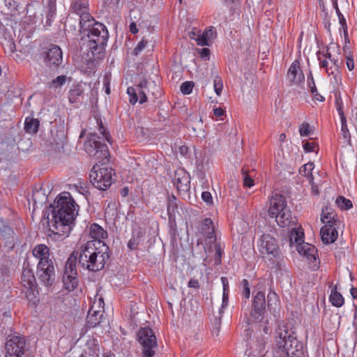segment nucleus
<instances>
[{
  "label": "nucleus",
  "instance_id": "12",
  "mask_svg": "<svg viewBox=\"0 0 357 357\" xmlns=\"http://www.w3.org/2000/svg\"><path fill=\"white\" fill-rule=\"evenodd\" d=\"M21 284L22 285V291L29 302L36 304L37 299V286L33 272L29 269L24 268L22 271L21 276Z\"/></svg>",
  "mask_w": 357,
  "mask_h": 357
},
{
  "label": "nucleus",
  "instance_id": "23",
  "mask_svg": "<svg viewBox=\"0 0 357 357\" xmlns=\"http://www.w3.org/2000/svg\"><path fill=\"white\" fill-rule=\"evenodd\" d=\"M287 77L294 84H301L304 81V75L301 70L298 61H294L291 64L287 72Z\"/></svg>",
  "mask_w": 357,
  "mask_h": 357
},
{
  "label": "nucleus",
  "instance_id": "35",
  "mask_svg": "<svg viewBox=\"0 0 357 357\" xmlns=\"http://www.w3.org/2000/svg\"><path fill=\"white\" fill-rule=\"evenodd\" d=\"M314 165L312 162H308L303 165L299 169V174L307 178L309 183L313 181L312 172L314 169Z\"/></svg>",
  "mask_w": 357,
  "mask_h": 357
},
{
  "label": "nucleus",
  "instance_id": "17",
  "mask_svg": "<svg viewBox=\"0 0 357 357\" xmlns=\"http://www.w3.org/2000/svg\"><path fill=\"white\" fill-rule=\"evenodd\" d=\"M285 197L279 193L272 194L269 199L268 215L271 218L282 212L284 209H288Z\"/></svg>",
  "mask_w": 357,
  "mask_h": 357
},
{
  "label": "nucleus",
  "instance_id": "16",
  "mask_svg": "<svg viewBox=\"0 0 357 357\" xmlns=\"http://www.w3.org/2000/svg\"><path fill=\"white\" fill-rule=\"evenodd\" d=\"M104 301L101 297H98L92 303L86 317V324L89 328L96 327L102 320L103 316Z\"/></svg>",
  "mask_w": 357,
  "mask_h": 357
},
{
  "label": "nucleus",
  "instance_id": "36",
  "mask_svg": "<svg viewBox=\"0 0 357 357\" xmlns=\"http://www.w3.org/2000/svg\"><path fill=\"white\" fill-rule=\"evenodd\" d=\"M47 197L42 190H36L33 191L32 195V200L34 205L36 206H38V205H43L45 204L47 201Z\"/></svg>",
  "mask_w": 357,
  "mask_h": 357
},
{
  "label": "nucleus",
  "instance_id": "4",
  "mask_svg": "<svg viewBox=\"0 0 357 357\" xmlns=\"http://www.w3.org/2000/svg\"><path fill=\"white\" fill-rule=\"evenodd\" d=\"M32 254L38 261L37 274L39 280L46 286L51 285L54 280L55 271L50 248L45 244H38L33 248Z\"/></svg>",
  "mask_w": 357,
  "mask_h": 357
},
{
  "label": "nucleus",
  "instance_id": "18",
  "mask_svg": "<svg viewBox=\"0 0 357 357\" xmlns=\"http://www.w3.org/2000/svg\"><path fill=\"white\" fill-rule=\"evenodd\" d=\"M265 292L258 291L253 298L252 316L255 319L260 318L265 311Z\"/></svg>",
  "mask_w": 357,
  "mask_h": 357
},
{
  "label": "nucleus",
  "instance_id": "5",
  "mask_svg": "<svg viewBox=\"0 0 357 357\" xmlns=\"http://www.w3.org/2000/svg\"><path fill=\"white\" fill-rule=\"evenodd\" d=\"M289 245L295 248L298 254L305 258L312 268L319 267L317 250L312 244L304 242V233L301 228H293L289 235Z\"/></svg>",
  "mask_w": 357,
  "mask_h": 357
},
{
  "label": "nucleus",
  "instance_id": "1",
  "mask_svg": "<svg viewBox=\"0 0 357 357\" xmlns=\"http://www.w3.org/2000/svg\"><path fill=\"white\" fill-rule=\"evenodd\" d=\"M78 205L70 196L63 193L56 198V206L52 211V231L56 235L68 236L70 225L78 214Z\"/></svg>",
  "mask_w": 357,
  "mask_h": 357
},
{
  "label": "nucleus",
  "instance_id": "52",
  "mask_svg": "<svg viewBox=\"0 0 357 357\" xmlns=\"http://www.w3.org/2000/svg\"><path fill=\"white\" fill-rule=\"evenodd\" d=\"M210 50L208 48H202L199 51V56L202 59L204 60H208L209 59Z\"/></svg>",
  "mask_w": 357,
  "mask_h": 357
},
{
  "label": "nucleus",
  "instance_id": "6",
  "mask_svg": "<svg viewBox=\"0 0 357 357\" xmlns=\"http://www.w3.org/2000/svg\"><path fill=\"white\" fill-rule=\"evenodd\" d=\"M97 124L98 131L102 137H100L95 133H90L87 137V141L84 144V149L89 155L102 160L107 158L109 153L107 144L102 143L101 140L107 141L110 144V137L106 128L103 126L101 120L97 119Z\"/></svg>",
  "mask_w": 357,
  "mask_h": 357
},
{
  "label": "nucleus",
  "instance_id": "15",
  "mask_svg": "<svg viewBox=\"0 0 357 357\" xmlns=\"http://www.w3.org/2000/svg\"><path fill=\"white\" fill-rule=\"evenodd\" d=\"M89 4L86 1L77 0L73 5V12L79 17L81 29L90 26L94 19L89 13Z\"/></svg>",
  "mask_w": 357,
  "mask_h": 357
},
{
  "label": "nucleus",
  "instance_id": "49",
  "mask_svg": "<svg viewBox=\"0 0 357 357\" xmlns=\"http://www.w3.org/2000/svg\"><path fill=\"white\" fill-rule=\"evenodd\" d=\"M242 172L244 175V185L248 188H251L254 185V181L250 176L245 174V171L243 169H242Z\"/></svg>",
  "mask_w": 357,
  "mask_h": 357
},
{
  "label": "nucleus",
  "instance_id": "9",
  "mask_svg": "<svg viewBox=\"0 0 357 357\" xmlns=\"http://www.w3.org/2000/svg\"><path fill=\"white\" fill-rule=\"evenodd\" d=\"M114 175V171L112 167L96 164L93 166L89 176L95 188L100 190H106L113 183Z\"/></svg>",
  "mask_w": 357,
  "mask_h": 357
},
{
  "label": "nucleus",
  "instance_id": "54",
  "mask_svg": "<svg viewBox=\"0 0 357 357\" xmlns=\"http://www.w3.org/2000/svg\"><path fill=\"white\" fill-rule=\"evenodd\" d=\"M309 79H311V82H309V87L310 88L312 93H314L317 91L311 73Z\"/></svg>",
  "mask_w": 357,
  "mask_h": 357
},
{
  "label": "nucleus",
  "instance_id": "42",
  "mask_svg": "<svg viewBox=\"0 0 357 357\" xmlns=\"http://www.w3.org/2000/svg\"><path fill=\"white\" fill-rule=\"evenodd\" d=\"M193 87L194 83L192 82L186 81L181 84L180 89L183 94L188 95L192 93Z\"/></svg>",
  "mask_w": 357,
  "mask_h": 357
},
{
  "label": "nucleus",
  "instance_id": "62",
  "mask_svg": "<svg viewBox=\"0 0 357 357\" xmlns=\"http://www.w3.org/2000/svg\"><path fill=\"white\" fill-rule=\"evenodd\" d=\"M314 94V98L319 102H324L325 100V98L321 96V94L318 93L317 91L315 92Z\"/></svg>",
  "mask_w": 357,
  "mask_h": 357
},
{
  "label": "nucleus",
  "instance_id": "64",
  "mask_svg": "<svg viewBox=\"0 0 357 357\" xmlns=\"http://www.w3.org/2000/svg\"><path fill=\"white\" fill-rule=\"evenodd\" d=\"M310 183L312 184V193L314 195H318L319 194L318 187L316 185H314L312 181Z\"/></svg>",
  "mask_w": 357,
  "mask_h": 357
},
{
  "label": "nucleus",
  "instance_id": "55",
  "mask_svg": "<svg viewBox=\"0 0 357 357\" xmlns=\"http://www.w3.org/2000/svg\"><path fill=\"white\" fill-rule=\"evenodd\" d=\"M103 85H104L105 93L109 95L110 93L109 80L106 77L104 78Z\"/></svg>",
  "mask_w": 357,
  "mask_h": 357
},
{
  "label": "nucleus",
  "instance_id": "38",
  "mask_svg": "<svg viewBox=\"0 0 357 357\" xmlns=\"http://www.w3.org/2000/svg\"><path fill=\"white\" fill-rule=\"evenodd\" d=\"M67 80V77L66 75H59L52 81L47 83V86L50 89H57L61 88Z\"/></svg>",
  "mask_w": 357,
  "mask_h": 357
},
{
  "label": "nucleus",
  "instance_id": "45",
  "mask_svg": "<svg viewBox=\"0 0 357 357\" xmlns=\"http://www.w3.org/2000/svg\"><path fill=\"white\" fill-rule=\"evenodd\" d=\"M303 149L305 152H317V144L314 142H305L303 144Z\"/></svg>",
  "mask_w": 357,
  "mask_h": 357
},
{
  "label": "nucleus",
  "instance_id": "25",
  "mask_svg": "<svg viewBox=\"0 0 357 357\" xmlns=\"http://www.w3.org/2000/svg\"><path fill=\"white\" fill-rule=\"evenodd\" d=\"M216 36V30L213 26H210L204 30L197 37V44L200 46H209Z\"/></svg>",
  "mask_w": 357,
  "mask_h": 357
},
{
  "label": "nucleus",
  "instance_id": "2",
  "mask_svg": "<svg viewBox=\"0 0 357 357\" xmlns=\"http://www.w3.org/2000/svg\"><path fill=\"white\" fill-rule=\"evenodd\" d=\"M108 247L104 242H86L82 245L79 255L80 266L89 271L102 269L109 258Z\"/></svg>",
  "mask_w": 357,
  "mask_h": 357
},
{
  "label": "nucleus",
  "instance_id": "59",
  "mask_svg": "<svg viewBox=\"0 0 357 357\" xmlns=\"http://www.w3.org/2000/svg\"><path fill=\"white\" fill-rule=\"evenodd\" d=\"M129 29H130V31L133 34H135L138 32V29L137 27L135 22H132L130 24Z\"/></svg>",
  "mask_w": 357,
  "mask_h": 357
},
{
  "label": "nucleus",
  "instance_id": "33",
  "mask_svg": "<svg viewBox=\"0 0 357 357\" xmlns=\"http://www.w3.org/2000/svg\"><path fill=\"white\" fill-rule=\"evenodd\" d=\"M267 305L270 310H275L279 307L280 300L278 294L270 290L267 295Z\"/></svg>",
  "mask_w": 357,
  "mask_h": 357
},
{
  "label": "nucleus",
  "instance_id": "26",
  "mask_svg": "<svg viewBox=\"0 0 357 357\" xmlns=\"http://www.w3.org/2000/svg\"><path fill=\"white\" fill-rule=\"evenodd\" d=\"M317 59L319 61V64L321 68L325 69L326 73L330 75L333 73V71H330L331 68H329V63H334L335 64L336 61L331 59V54L327 49L326 51H318L317 53Z\"/></svg>",
  "mask_w": 357,
  "mask_h": 357
},
{
  "label": "nucleus",
  "instance_id": "51",
  "mask_svg": "<svg viewBox=\"0 0 357 357\" xmlns=\"http://www.w3.org/2000/svg\"><path fill=\"white\" fill-rule=\"evenodd\" d=\"M178 153L185 158H188L190 156L189 149L186 146H181L178 148Z\"/></svg>",
  "mask_w": 357,
  "mask_h": 357
},
{
  "label": "nucleus",
  "instance_id": "19",
  "mask_svg": "<svg viewBox=\"0 0 357 357\" xmlns=\"http://www.w3.org/2000/svg\"><path fill=\"white\" fill-rule=\"evenodd\" d=\"M91 89V84L80 82L74 85L68 93V99L71 103H77L84 97V91Z\"/></svg>",
  "mask_w": 357,
  "mask_h": 357
},
{
  "label": "nucleus",
  "instance_id": "48",
  "mask_svg": "<svg viewBox=\"0 0 357 357\" xmlns=\"http://www.w3.org/2000/svg\"><path fill=\"white\" fill-rule=\"evenodd\" d=\"M214 247H215V263L219 264V263H220V259L222 257L221 248H220V245H218L217 243H215L214 245Z\"/></svg>",
  "mask_w": 357,
  "mask_h": 357
},
{
  "label": "nucleus",
  "instance_id": "39",
  "mask_svg": "<svg viewBox=\"0 0 357 357\" xmlns=\"http://www.w3.org/2000/svg\"><path fill=\"white\" fill-rule=\"evenodd\" d=\"M337 206L342 210H349L352 208L353 204L351 200L346 199L344 197L340 196L335 201Z\"/></svg>",
  "mask_w": 357,
  "mask_h": 357
},
{
  "label": "nucleus",
  "instance_id": "31",
  "mask_svg": "<svg viewBox=\"0 0 357 357\" xmlns=\"http://www.w3.org/2000/svg\"><path fill=\"white\" fill-rule=\"evenodd\" d=\"M329 300L333 306L340 307L344 305V300L340 293L337 291V287H332Z\"/></svg>",
  "mask_w": 357,
  "mask_h": 357
},
{
  "label": "nucleus",
  "instance_id": "10",
  "mask_svg": "<svg viewBox=\"0 0 357 357\" xmlns=\"http://www.w3.org/2000/svg\"><path fill=\"white\" fill-rule=\"evenodd\" d=\"M137 340L142 347V357H153L158 347L156 337L149 327L140 328L137 332Z\"/></svg>",
  "mask_w": 357,
  "mask_h": 357
},
{
  "label": "nucleus",
  "instance_id": "22",
  "mask_svg": "<svg viewBox=\"0 0 357 357\" xmlns=\"http://www.w3.org/2000/svg\"><path fill=\"white\" fill-rule=\"evenodd\" d=\"M273 218L278 225L282 228H289L295 224V218L292 217L291 211L289 208L284 209V211L274 215Z\"/></svg>",
  "mask_w": 357,
  "mask_h": 357
},
{
  "label": "nucleus",
  "instance_id": "43",
  "mask_svg": "<svg viewBox=\"0 0 357 357\" xmlns=\"http://www.w3.org/2000/svg\"><path fill=\"white\" fill-rule=\"evenodd\" d=\"M213 86H214V90H215V93L218 96H220L222 93V89H223L222 81L220 77L216 76L214 78Z\"/></svg>",
  "mask_w": 357,
  "mask_h": 357
},
{
  "label": "nucleus",
  "instance_id": "11",
  "mask_svg": "<svg viewBox=\"0 0 357 357\" xmlns=\"http://www.w3.org/2000/svg\"><path fill=\"white\" fill-rule=\"evenodd\" d=\"M77 255L73 252L68 259L63 274V282L65 288L69 291H73L78 284L77 271L76 261Z\"/></svg>",
  "mask_w": 357,
  "mask_h": 357
},
{
  "label": "nucleus",
  "instance_id": "60",
  "mask_svg": "<svg viewBox=\"0 0 357 357\" xmlns=\"http://www.w3.org/2000/svg\"><path fill=\"white\" fill-rule=\"evenodd\" d=\"M188 287L197 289L199 288V282L197 280H190L188 282Z\"/></svg>",
  "mask_w": 357,
  "mask_h": 357
},
{
  "label": "nucleus",
  "instance_id": "50",
  "mask_svg": "<svg viewBox=\"0 0 357 357\" xmlns=\"http://www.w3.org/2000/svg\"><path fill=\"white\" fill-rule=\"evenodd\" d=\"M225 113V111L224 109H222V107H214L213 109V115L218 118V119H221L222 116H224Z\"/></svg>",
  "mask_w": 357,
  "mask_h": 357
},
{
  "label": "nucleus",
  "instance_id": "20",
  "mask_svg": "<svg viewBox=\"0 0 357 357\" xmlns=\"http://www.w3.org/2000/svg\"><path fill=\"white\" fill-rule=\"evenodd\" d=\"M62 59L61 48L57 45H52L47 53L45 62L48 66H59L62 62Z\"/></svg>",
  "mask_w": 357,
  "mask_h": 357
},
{
  "label": "nucleus",
  "instance_id": "30",
  "mask_svg": "<svg viewBox=\"0 0 357 357\" xmlns=\"http://www.w3.org/2000/svg\"><path fill=\"white\" fill-rule=\"evenodd\" d=\"M56 15V0H50L45 10V25L50 26Z\"/></svg>",
  "mask_w": 357,
  "mask_h": 357
},
{
  "label": "nucleus",
  "instance_id": "41",
  "mask_svg": "<svg viewBox=\"0 0 357 357\" xmlns=\"http://www.w3.org/2000/svg\"><path fill=\"white\" fill-rule=\"evenodd\" d=\"M339 114L341 116V121H342L341 132H342V135L343 137L345 139H347V140L349 139L350 134H349V130L347 128V125L346 119H345V118L344 116L343 112L339 111Z\"/></svg>",
  "mask_w": 357,
  "mask_h": 357
},
{
  "label": "nucleus",
  "instance_id": "46",
  "mask_svg": "<svg viewBox=\"0 0 357 357\" xmlns=\"http://www.w3.org/2000/svg\"><path fill=\"white\" fill-rule=\"evenodd\" d=\"M241 286L243 288V294L246 298H249L250 296V290L248 281L245 279L243 280Z\"/></svg>",
  "mask_w": 357,
  "mask_h": 357
},
{
  "label": "nucleus",
  "instance_id": "34",
  "mask_svg": "<svg viewBox=\"0 0 357 357\" xmlns=\"http://www.w3.org/2000/svg\"><path fill=\"white\" fill-rule=\"evenodd\" d=\"M204 230H205L207 237L210 242L215 241V236L214 234V226L211 219L206 218L204 222Z\"/></svg>",
  "mask_w": 357,
  "mask_h": 357
},
{
  "label": "nucleus",
  "instance_id": "3",
  "mask_svg": "<svg viewBox=\"0 0 357 357\" xmlns=\"http://www.w3.org/2000/svg\"><path fill=\"white\" fill-rule=\"evenodd\" d=\"M274 357H304L303 344L284 326L275 331Z\"/></svg>",
  "mask_w": 357,
  "mask_h": 357
},
{
  "label": "nucleus",
  "instance_id": "27",
  "mask_svg": "<svg viewBox=\"0 0 357 357\" xmlns=\"http://www.w3.org/2000/svg\"><path fill=\"white\" fill-rule=\"evenodd\" d=\"M86 349L79 357H99V347L97 340L89 337L86 342Z\"/></svg>",
  "mask_w": 357,
  "mask_h": 357
},
{
  "label": "nucleus",
  "instance_id": "8",
  "mask_svg": "<svg viewBox=\"0 0 357 357\" xmlns=\"http://www.w3.org/2000/svg\"><path fill=\"white\" fill-rule=\"evenodd\" d=\"M158 91V87L154 81L144 78L136 87L129 86L127 89V93L129 96L130 102L135 105L137 102L140 104L146 102L147 101V94L151 93L155 96Z\"/></svg>",
  "mask_w": 357,
  "mask_h": 357
},
{
  "label": "nucleus",
  "instance_id": "28",
  "mask_svg": "<svg viewBox=\"0 0 357 357\" xmlns=\"http://www.w3.org/2000/svg\"><path fill=\"white\" fill-rule=\"evenodd\" d=\"M89 235L93 240L89 242H103L102 240L107 237V234L101 226L93 223L89 227Z\"/></svg>",
  "mask_w": 357,
  "mask_h": 357
},
{
  "label": "nucleus",
  "instance_id": "63",
  "mask_svg": "<svg viewBox=\"0 0 357 357\" xmlns=\"http://www.w3.org/2000/svg\"><path fill=\"white\" fill-rule=\"evenodd\" d=\"M350 293L353 298L357 299V288L351 287L350 289Z\"/></svg>",
  "mask_w": 357,
  "mask_h": 357
},
{
  "label": "nucleus",
  "instance_id": "24",
  "mask_svg": "<svg viewBox=\"0 0 357 357\" xmlns=\"http://www.w3.org/2000/svg\"><path fill=\"white\" fill-rule=\"evenodd\" d=\"M174 183L180 192H186L190 188V177L183 170L176 172Z\"/></svg>",
  "mask_w": 357,
  "mask_h": 357
},
{
  "label": "nucleus",
  "instance_id": "21",
  "mask_svg": "<svg viewBox=\"0 0 357 357\" xmlns=\"http://www.w3.org/2000/svg\"><path fill=\"white\" fill-rule=\"evenodd\" d=\"M321 241L325 244H331L335 241L338 232L336 226L332 225H324L320 231Z\"/></svg>",
  "mask_w": 357,
  "mask_h": 357
},
{
  "label": "nucleus",
  "instance_id": "47",
  "mask_svg": "<svg viewBox=\"0 0 357 357\" xmlns=\"http://www.w3.org/2000/svg\"><path fill=\"white\" fill-rule=\"evenodd\" d=\"M202 199L208 205H211L213 203L212 195L208 191H204L202 193Z\"/></svg>",
  "mask_w": 357,
  "mask_h": 357
},
{
  "label": "nucleus",
  "instance_id": "14",
  "mask_svg": "<svg viewBox=\"0 0 357 357\" xmlns=\"http://www.w3.org/2000/svg\"><path fill=\"white\" fill-rule=\"evenodd\" d=\"M259 251L264 257L272 259L278 256L279 246L275 238L264 234L258 243Z\"/></svg>",
  "mask_w": 357,
  "mask_h": 357
},
{
  "label": "nucleus",
  "instance_id": "44",
  "mask_svg": "<svg viewBox=\"0 0 357 357\" xmlns=\"http://www.w3.org/2000/svg\"><path fill=\"white\" fill-rule=\"evenodd\" d=\"M148 41L144 38H142L135 47L133 52L135 55H138L140 54L147 46Z\"/></svg>",
  "mask_w": 357,
  "mask_h": 357
},
{
  "label": "nucleus",
  "instance_id": "37",
  "mask_svg": "<svg viewBox=\"0 0 357 357\" xmlns=\"http://www.w3.org/2000/svg\"><path fill=\"white\" fill-rule=\"evenodd\" d=\"M39 122L34 119H28L25 120L24 128L26 132L36 133L38 132Z\"/></svg>",
  "mask_w": 357,
  "mask_h": 357
},
{
  "label": "nucleus",
  "instance_id": "29",
  "mask_svg": "<svg viewBox=\"0 0 357 357\" xmlns=\"http://www.w3.org/2000/svg\"><path fill=\"white\" fill-rule=\"evenodd\" d=\"M335 216L336 215L333 213L332 208L326 207L322 209L321 220L324 225H332L336 226L337 220Z\"/></svg>",
  "mask_w": 357,
  "mask_h": 357
},
{
  "label": "nucleus",
  "instance_id": "58",
  "mask_svg": "<svg viewBox=\"0 0 357 357\" xmlns=\"http://www.w3.org/2000/svg\"><path fill=\"white\" fill-rule=\"evenodd\" d=\"M200 31L196 29H194L192 31L189 33V37L190 39L195 40L197 41V37L199 35Z\"/></svg>",
  "mask_w": 357,
  "mask_h": 357
},
{
  "label": "nucleus",
  "instance_id": "32",
  "mask_svg": "<svg viewBox=\"0 0 357 357\" xmlns=\"http://www.w3.org/2000/svg\"><path fill=\"white\" fill-rule=\"evenodd\" d=\"M142 233L140 231H133L132 237L128 243V248L130 250L137 249L142 242Z\"/></svg>",
  "mask_w": 357,
  "mask_h": 357
},
{
  "label": "nucleus",
  "instance_id": "40",
  "mask_svg": "<svg viewBox=\"0 0 357 357\" xmlns=\"http://www.w3.org/2000/svg\"><path fill=\"white\" fill-rule=\"evenodd\" d=\"M299 134L301 137H308L313 132V127L308 123L304 122L299 127Z\"/></svg>",
  "mask_w": 357,
  "mask_h": 357
},
{
  "label": "nucleus",
  "instance_id": "57",
  "mask_svg": "<svg viewBox=\"0 0 357 357\" xmlns=\"http://www.w3.org/2000/svg\"><path fill=\"white\" fill-rule=\"evenodd\" d=\"M228 301H229V294H228V292H223L222 307H227V305H228Z\"/></svg>",
  "mask_w": 357,
  "mask_h": 357
},
{
  "label": "nucleus",
  "instance_id": "7",
  "mask_svg": "<svg viewBox=\"0 0 357 357\" xmlns=\"http://www.w3.org/2000/svg\"><path fill=\"white\" fill-rule=\"evenodd\" d=\"M88 31V47L93 55L100 54L107 45L109 33L106 26L100 22H91L90 26L82 29Z\"/></svg>",
  "mask_w": 357,
  "mask_h": 357
},
{
  "label": "nucleus",
  "instance_id": "61",
  "mask_svg": "<svg viewBox=\"0 0 357 357\" xmlns=\"http://www.w3.org/2000/svg\"><path fill=\"white\" fill-rule=\"evenodd\" d=\"M65 142H66L65 135L63 133H61L60 137H59V141L56 142V144L58 146H61V147H63L65 144Z\"/></svg>",
  "mask_w": 357,
  "mask_h": 357
},
{
  "label": "nucleus",
  "instance_id": "56",
  "mask_svg": "<svg viewBox=\"0 0 357 357\" xmlns=\"http://www.w3.org/2000/svg\"><path fill=\"white\" fill-rule=\"evenodd\" d=\"M221 282H222V286H223V292H228L229 291V282H228L227 279L225 277H222Z\"/></svg>",
  "mask_w": 357,
  "mask_h": 357
},
{
  "label": "nucleus",
  "instance_id": "53",
  "mask_svg": "<svg viewBox=\"0 0 357 357\" xmlns=\"http://www.w3.org/2000/svg\"><path fill=\"white\" fill-rule=\"evenodd\" d=\"M346 64L349 70H352L354 68V61L352 58L347 56Z\"/></svg>",
  "mask_w": 357,
  "mask_h": 357
},
{
  "label": "nucleus",
  "instance_id": "13",
  "mask_svg": "<svg viewBox=\"0 0 357 357\" xmlns=\"http://www.w3.org/2000/svg\"><path fill=\"white\" fill-rule=\"evenodd\" d=\"M26 351L24 338L13 336L8 339L4 346L5 357H22Z\"/></svg>",
  "mask_w": 357,
  "mask_h": 357
}]
</instances>
